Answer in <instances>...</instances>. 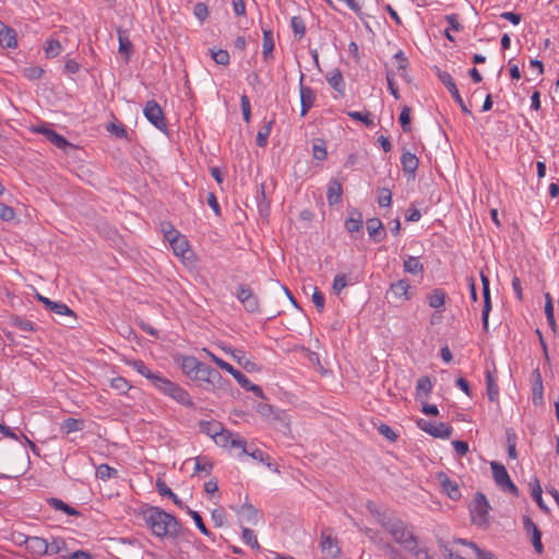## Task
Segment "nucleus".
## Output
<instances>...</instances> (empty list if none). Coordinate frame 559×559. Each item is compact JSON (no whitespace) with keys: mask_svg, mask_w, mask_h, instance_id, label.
<instances>
[{"mask_svg":"<svg viewBox=\"0 0 559 559\" xmlns=\"http://www.w3.org/2000/svg\"><path fill=\"white\" fill-rule=\"evenodd\" d=\"M143 518L157 537H175L180 531L178 520L157 507H151L143 512Z\"/></svg>","mask_w":559,"mask_h":559,"instance_id":"nucleus-1","label":"nucleus"},{"mask_svg":"<svg viewBox=\"0 0 559 559\" xmlns=\"http://www.w3.org/2000/svg\"><path fill=\"white\" fill-rule=\"evenodd\" d=\"M378 523L393 537V539L403 546L405 549H409L411 545L415 543L417 538L411 527L401 519L386 514L384 512H377Z\"/></svg>","mask_w":559,"mask_h":559,"instance_id":"nucleus-2","label":"nucleus"},{"mask_svg":"<svg viewBox=\"0 0 559 559\" xmlns=\"http://www.w3.org/2000/svg\"><path fill=\"white\" fill-rule=\"evenodd\" d=\"M192 379L204 381L209 383L214 390H224L229 385L228 380L224 379L216 369L204 362H200Z\"/></svg>","mask_w":559,"mask_h":559,"instance_id":"nucleus-3","label":"nucleus"},{"mask_svg":"<svg viewBox=\"0 0 559 559\" xmlns=\"http://www.w3.org/2000/svg\"><path fill=\"white\" fill-rule=\"evenodd\" d=\"M489 509L490 507L485 495L476 492L472 503L469 504L472 522L480 527L487 526Z\"/></svg>","mask_w":559,"mask_h":559,"instance_id":"nucleus-4","label":"nucleus"},{"mask_svg":"<svg viewBox=\"0 0 559 559\" xmlns=\"http://www.w3.org/2000/svg\"><path fill=\"white\" fill-rule=\"evenodd\" d=\"M492 471V477L495 479L496 485L506 492L513 495L514 497L519 496V489L511 480L506 467L499 462H491L490 464Z\"/></svg>","mask_w":559,"mask_h":559,"instance_id":"nucleus-5","label":"nucleus"},{"mask_svg":"<svg viewBox=\"0 0 559 559\" xmlns=\"http://www.w3.org/2000/svg\"><path fill=\"white\" fill-rule=\"evenodd\" d=\"M159 382L158 390L163 393L169 395L174 400H176L178 403L186 405V406H192V400L189 395V393L179 386L178 384L171 382L168 379H157Z\"/></svg>","mask_w":559,"mask_h":559,"instance_id":"nucleus-6","label":"nucleus"},{"mask_svg":"<svg viewBox=\"0 0 559 559\" xmlns=\"http://www.w3.org/2000/svg\"><path fill=\"white\" fill-rule=\"evenodd\" d=\"M163 233L165 238L170 243V247L174 253L177 257H185L186 252L189 250V242L187 238L179 234L170 224H167L163 227Z\"/></svg>","mask_w":559,"mask_h":559,"instance_id":"nucleus-7","label":"nucleus"},{"mask_svg":"<svg viewBox=\"0 0 559 559\" xmlns=\"http://www.w3.org/2000/svg\"><path fill=\"white\" fill-rule=\"evenodd\" d=\"M417 426L423 431L429 433L435 438L448 439L452 435L453 428L445 423H435L420 418L417 420Z\"/></svg>","mask_w":559,"mask_h":559,"instance_id":"nucleus-8","label":"nucleus"},{"mask_svg":"<svg viewBox=\"0 0 559 559\" xmlns=\"http://www.w3.org/2000/svg\"><path fill=\"white\" fill-rule=\"evenodd\" d=\"M215 443L223 448H235L241 450V453H247L246 440L238 433H233L222 427L221 432L214 439Z\"/></svg>","mask_w":559,"mask_h":559,"instance_id":"nucleus-9","label":"nucleus"},{"mask_svg":"<svg viewBox=\"0 0 559 559\" xmlns=\"http://www.w3.org/2000/svg\"><path fill=\"white\" fill-rule=\"evenodd\" d=\"M143 112L145 118L158 130L165 131L167 129L163 109L155 100L146 102Z\"/></svg>","mask_w":559,"mask_h":559,"instance_id":"nucleus-10","label":"nucleus"},{"mask_svg":"<svg viewBox=\"0 0 559 559\" xmlns=\"http://www.w3.org/2000/svg\"><path fill=\"white\" fill-rule=\"evenodd\" d=\"M236 295L238 300L242 304L243 308L248 312L259 311L258 296L252 292V289L248 285H239Z\"/></svg>","mask_w":559,"mask_h":559,"instance_id":"nucleus-11","label":"nucleus"},{"mask_svg":"<svg viewBox=\"0 0 559 559\" xmlns=\"http://www.w3.org/2000/svg\"><path fill=\"white\" fill-rule=\"evenodd\" d=\"M437 74H438L439 80L443 83V85L451 93L454 100L460 105L462 111L464 114L471 115L472 112L464 104V100H463L462 96L460 95V92H459L451 74L445 71H441V70H438Z\"/></svg>","mask_w":559,"mask_h":559,"instance_id":"nucleus-12","label":"nucleus"},{"mask_svg":"<svg viewBox=\"0 0 559 559\" xmlns=\"http://www.w3.org/2000/svg\"><path fill=\"white\" fill-rule=\"evenodd\" d=\"M34 132L43 134L50 143L60 150H66L71 145L63 135L57 133L46 124L35 127Z\"/></svg>","mask_w":559,"mask_h":559,"instance_id":"nucleus-13","label":"nucleus"},{"mask_svg":"<svg viewBox=\"0 0 559 559\" xmlns=\"http://www.w3.org/2000/svg\"><path fill=\"white\" fill-rule=\"evenodd\" d=\"M25 548L35 557L48 555V540L38 536H28L24 540Z\"/></svg>","mask_w":559,"mask_h":559,"instance_id":"nucleus-14","label":"nucleus"},{"mask_svg":"<svg viewBox=\"0 0 559 559\" xmlns=\"http://www.w3.org/2000/svg\"><path fill=\"white\" fill-rule=\"evenodd\" d=\"M304 82V74H300L299 80V92H300V103H301V112L300 116H306L307 112L310 110V108L313 106L316 100V93L314 91L302 84Z\"/></svg>","mask_w":559,"mask_h":559,"instance_id":"nucleus-15","label":"nucleus"},{"mask_svg":"<svg viewBox=\"0 0 559 559\" xmlns=\"http://www.w3.org/2000/svg\"><path fill=\"white\" fill-rule=\"evenodd\" d=\"M226 354H229L248 372L259 371L258 365L246 357L243 350L239 348L224 347Z\"/></svg>","mask_w":559,"mask_h":559,"instance_id":"nucleus-16","label":"nucleus"},{"mask_svg":"<svg viewBox=\"0 0 559 559\" xmlns=\"http://www.w3.org/2000/svg\"><path fill=\"white\" fill-rule=\"evenodd\" d=\"M523 525L527 534H531V540L533 547L537 554H543L544 547L542 544V533L539 532L536 524L528 516H524Z\"/></svg>","mask_w":559,"mask_h":559,"instance_id":"nucleus-17","label":"nucleus"},{"mask_svg":"<svg viewBox=\"0 0 559 559\" xmlns=\"http://www.w3.org/2000/svg\"><path fill=\"white\" fill-rule=\"evenodd\" d=\"M38 300L46 307V309L58 316H69L75 320L74 312L63 302L52 301L47 297L37 294Z\"/></svg>","mask_w":559,"mask_h":559,"instance_id":"nucleus-18","label":"nucleus"},{"mask_svg":"<svg viewBox=\"0 0 559 559\" xmlns=\"http://www.w3.org/2000/svg\"><path fill=\"white\" fill-rule=\"evenodd\" d=\"M481 277V284H483V297H484V308H483V325L484 329H488V316L489 311L491 310V301H490V292H489V280L486 275L483 273L480 274Z\"/></svg>","mask_w":559,"mask_h":559,"instance_id":"nucleus-19","label":"nucleus"},{"mask_svg":"<svg viewBox=\"0 0 559 559\" xmlns=\"http://www.w3.org/2000/svg\"><path fill=\"white\" fill-rule=\"evenodd\" d=\"M321 549L322 552L330 558H336L341 552L336 540L333 539L331 535L325 534V532H322L321 535Z\"/></svg>","mask_w":559,"mask_h":559,"instance_id":"nucleus-20","label":"nucleus"},{"mask_svg":"<svg viewBox=\"0 0 559 559\" xmlns=\"http://www.w3.org/2000/svg\"><path fill=\"white\" fill-rule=\"evenodd\" d=\"M343 194L342 183L338 179L332 178L328 186L326 199L330 205H335L341 202Z\"/></svg>","mask_w":559,"mask_h":559,"instance_id":"nucleus-21","label":"nucleus"},{"mask_svg":"<svg viewBox=\"0 0 559 559\" xmlns=\"http://www.w3.org/2000/svg\"><path fill=\"white\" fill-rule=\"evenodd\" d=\"M236 512L249 524L255 525L259 522V510L251 503H243Z\"/></svg>","mask_w":559,"mask_h":559,"instance_id":"nucleus-22","label":"nucleus"},{"mask_svg":"<svg viewBox=\"0 0 559 559\" xmlns=\"http://www.w3.org/2000/svg\"><path fill=\"white\" fill-rule=\"evenodd\" d=\"M131 366L140 373L142 374L143 377L147 378L148 380H151L152 384L158 389L159 386V382L157 381V379H165L163 376H160L159 373H154L150 370V368L142 361V360H133L131 362Z\"/></svg>","mask_w":559,"mask_h":559,"instance_id":"nucleus-23","label":"nucleus"},{"mask_svg":"<svg viewBox=\"0 0 559 559\" xmlns=\"http://www.w3.org/2000/svg\"><path fill=\"white\" fill-rule=\"evenodd\" d=\"M0 45L5 48L16 47L15 31L0 21Z\"/></svg>","mask_w":559,"mask_h":559,"instance_id":"nucleus-24","label":"nucleus"},{"mask_svg":"<svg viewBox=\"0 0 559 559\" xmlns=\"http://www.w3.org/2000/svg\"><path fill=\"white\" fill-rule=\"evenodd\" d=\"M403 171L414 177L418 168V158L411 152H404L401 157Z\"/></svg>","mask_w":559,"mask_h":559,"instance_id":"nucleus-25","label":"nucleus"},{"mask_svg":"<svg viewBox=\"0 0 559 559\" xmlns=\"http://www.w3.org/2000/svg\"><path fill=\"white\" fill-rule=\"evenodd\" d=\"M234 378L242 389L252 392L258 397H264L262 389L259 385L251 383L250 380L239 370L234 374Z\"/></svg>","mask_w":559,"mask_h":559,"instance_id":"nucleus-26","label":"nucleus"},{"mask_svg":"<svg viewBox=\"0 0 559 559\" xmlns=\"http://www.w3.org/2000/svg\"><path fill=\"white\" fill-rule=\"evenodd\" d=\"M367 230L374 241H381L385 236L382 222L376 217L367 221Z\"/></svg>","mask_w":559,"mask_h":559,"instance_id":"nucleus-27","label":"nucleus"},{"mask_svg":"<svg viewBox=\"0 0 559 559\" xmlns=\"http://www.w3.org/2000/svg\"><path fill=\"white\" fill-rule=\"evenodd\" d=\"M118 40H119V52L124 57L126 61H129L131 52H132V43L127 35V32L118 29Z\"/></svg>","mask_w":559,"mask_h":559,"instance_id":"nucleus-28","label":"nucleus"},{"mask_svg":"<svg viewBox=\"0 0 559 559\" xmlns=\"http://www.w3.org/2000/svg\"><path fill=\"white\" fill-rule=\"evenodd\" d=\"M47 503H48L51 508H53L55 510H57V511H62V512H64V513H66V514H68V515H71V516H73V515H80V512H79L75 508H73V507H71V506H69V504H67V503H66V502H63L61 499H58V498H48V499H47Z\"/></svg>","mask_w":559,"mask_h":559,"instance_id":"nucleus-29","label":"nucleus"},{"mask_svg":"<svg viewBox=\"0 0 559 559\" xmlns=\"http://www.w3.org/2000/svg\"><path fill=\"white\" fill-rule=\"evenodd\" d=\"M530 486H531V495H532V498L535 500V502L537 503V506L548 512L549 509L548 507L545 504L544 500H543V497H542V493H543V489L540 487V484H539V480L537 478H534L531 483H530Z\"/></svg>","mask_w":559,"mask_h":559,"instance_id":"nucleus-30","label":"nucleus"},{"mask_svg":"<svg viewBox=\"0 0 559 559\" xmlns=\"http://www.w3.org/2000/svg\"><path fill=\"white\" fill-rule=\"evenodd\" d=\"M404 271L412 274V275H418L423 274L424 272V265L420 263L419 259L413 255H408L404 260Z\"/></svg>","mask_w":559,"mask_h":559,"instance_id":"nucleus-31","label":"nucleus"},{"mask_svg":"<svg viewBox=\"0 0 559 559\" xmlns=\"http://www.w3.org/2000/svg\"><path fill=\"white\" fill-rule=\"evenodd\" d=\"M262 48V53L265 60L273 57L274 38L271 29H263Z\"/></svg>","mask_w":559,"mask_h":559,"instance_id":"nucleus-32","label":"nucleus"},{"mask_svg":"<svg viewBox=\"0 0 559 559\" xmlns=\"http://www.w3.org/2000/svg\"><path fill=\"white\" fill-rule=\"evenodd\" d=\"M431 308L442 309L445 302V293L440 288H435L427 297Z\"/></svg>","mask_w":559,"mask_h":559,"instance_id":"nucleus-33","label":"nucleus"},{"mask_svg":"<svg viewBox=\"0 0 559 559\" xmlns=\"http://www.w3.org/2000/svg\"><path fill=\"white\" fill-rule=\"evenodd\" d=\"M408 289L409 284L406 280H400L396 283L391 284L390 292L396 297V298H404L409 299L408 296Z\"/></svg>","mask_w":559,"mask_h":559,"instance_id":"nucleus-34","label":"nucleus"},{"mask_svg":"<svg viewBox=\"0 0 559 559\" xmlns=\"http://www.w3.org/2000/svg\"><path fill=\"white\" fill-rule=\"evenodd\" d=\"M441 486L442 489L448 493V496L453 499L457 500L461 497V491L459 486L452 481L449 477L443 476L441 479Z\"/></svg>","mask_w":559,"mask_h":559,"instance_id":"nucleus-35","label":"nucleus"},{"mask_svg":"<svg viewBox=\"0 0 559 559\" xmlns=\"http://www.w3.org/2000/svg\"><path fill=\"white\" fill-rule=\"evenodd\" d=\"M200 362L195 357L186 356L181 360V369L188 377L193 378Z\"/></svg>","mask_w":559,"mask_h":559,"instance_id":"nucleus-36","label":"nucleus"},{"mask_svg":"<svg viewBox=\"0 0 559 559\" xmlns=\"http://www.w3.org/2000/svg\"><path fill=\"white\" fill-rule=\"evenodd\" d=\"M44 50L47 58H55L62 51V46L58 39L49 38L44 44Z\"/></svg>","mask_w":559,"mask_h":559,"instance_id":"nucleus-37","label":"nucleus"},{"mask_svg":"<svg viewBox=\"0 0 559 559\" xmlns=\"http://www.w3.org/2000/svg\"><path fill=\"white\" fill-rule=\"evenodd\" d=\"M83 427H84L83 420H80V419H76V418H72V417L67 418L61 424V430L66 435H69L71 432L81 431L83 429Z\"/></svg>","mask_w":559,"mask_h":559,"instance_id":"nucleus-38","label":"nucleus"},{"mask_svg":"<svg viewBox=\"0 0 559 559\" xmlns=\"http://www.w3.org/2000/svg\"><path fill=\"white\" fill-rule=\"evenodd\" d=\"M156 488L160 496L169 497L175 504H177L179 508H183L182 501L177 497L176 493L171 491L165 481L158 479L156 483Z\"/></svg>","mask_w":559,"mask_h":559,"instance_id":"nucleus-39","label":"nucleus"},{"mask_svg":"<svg viewBox=\"0 0 559 559\" xmlns=\"http://www.w3.org/2000/svg\"><path fill=\"white\" fill-rule=\"evenodd\" d=\"M329 84L337 92L344 91V79L340 70H334L326 76Z\"/></svg>","mask_w":559,"mask_h":559,"instance_id":"nucleus-40","label":"nucleus"},{"mask_svg":"<svg viewBox=\"0 0 559 559\" xmlns=\"http://www.w3.org/2000/svg\"><path fill=\"white\" fill-rule=\"evenodd\" d=\"M312 156L317 160H325L328 157L325 142L321 139H317L312 144Z\"/></svg>","mask_w":559,"mask_h":559,"instance_id":"nucleus-41","label":"nucleus"},{"mask_svg":"<svg viewBox=\"0 0 559 559\" xmlns=\"http://www.w3.org/2000/svg\"><path fill=\"white\" fill-rule=\"evenodd\" d=\"M273 120L267 121L258 132L255 143L260 147H264L267 144V138L272 131Z\"/></svg>","mask_w":559,"mask_h":559,"instance_id":"nucleus-42","label":"nucleus"},{"mask_svg":"<svg viewBox=\"0 0 559 559\" xmlns=\"http://www.w3.org/2000/svg\"><path fill=\"white\" fill-rule=\"evenodd\" d=\"M222 424L218 423V421H201L200 423V428L202 430V432L211 436L213 439H215V437L218 435V432H221L222 430Z\"/></svg>","mask_w":559,"mask_h":559,"instance_id":"nucleus-43","label":"nucleus"},{"mask_svg":"<svg viewBox=\"0 0 559 559\" xmlns=\"http://www.w3.org/2000/svg\"><path fill=\"white\" fill-rule=\"evenodd\" d=\"M118 476V471L108 464H100L96 468V477L102 480H108Z\"/></svg>","mask_w":559,"mask_h":559,"instance_id":"nucleus-44","label":"nucleus"},{"mask_svg":"<svg viewBox=\"0 0 559 559\" xmlns=\"http://www.w3.org/2000/svg\"><path fill=\"white\" fill-rule=\"evenodd\" d=\"M379 548L383 551V555L389 559H406L403 554L390 543L379 544Z\"/></svg>","mask_w":559,"mask_h":559,"instance_id":"nucleus-45","label":"nucleus"},{"mask_svg":"<svg viewBox=\"0 0 559 559\" xmlns=\"http://www.w3.org/2000/svg\"><path fill=\"white\" fill-rule=\"evenodd\" d=\"M106 130L118 139H127L128 141H130L128 132L123 124L110 122L106 126Z\"/></svg>","mask_w":559,"mask_h":559,"instance_id":"nucleus-46","label":"nucleus"},{"mask_svg":"<svg viewBox=\"0 0 559 559\" xmlns=\"http://www.w3.org/2000/svg\"><path fill=\"white\" fill-rule=\"evenodd\" d=\"M290 26L298 38H302L306 34V25L304 20L300 16H293L290 20Z\"/></svg>","mask_w":559,"mask_h":559,"instance_id":"nucleus-47","label":"nucleus"},{"mask_svg":"<svg viewBox=\"0 0 559 559\" xmlns=\"http://www.w3.org/2000/svg\"><path fill=\"white\" fill-rule=\"evenodd\" d=\"M431 389H432V383H431L429 377H421L418 379L417 385H416L417 396H420L421 393H424L427 397L429 395V393L431 392Z\"/></svg>","mask_w":559,"mask_h":559,"instance_id":"nucleus-48","label":"nucleus"},{"mask_svg":"<svg viewBox=\"0 0 559 559\" xmlns=\"http://www.w3.org/2000/svg\"><path fill=\"white\" fill-rule=\"evenodd\" d=\"M486 381H487V395H488V399L491 402H495L498 399L499 391H498V386L495 383V380H493V378H492L490 372H487Z\"/></svg>","mask_w":559,"mask_h":559,"instance_id":"nucleus-49","label":"nucleus"},{"mask_svg":"<svg viewBox=\"0 0 559 559\" xmlns=\"http://www.w3.org/2000/svg\"><path fill=\"white\" fill-rule=\"evenodd\" d=\"M537 379L533 386V402L539 404L543 401V380L538 370H536Z\"/></svg>","mask_w":559,"mask_h":559,"instance_id":"nucleus-50","label":"nucleus"},{"mask_svg":"<svg viewBox=\"0 0 559 559\" xmlns=\"http://www.w3.org/2000/svg\"><path fill=\"white\" fill-rule=\"evenodd\" d=\"M347 115L354 120L361 121L366 127L371 128L374 126V122L370 117V112L364 114L360 111H348Z\"/></svg>","mask_w":559,"mask_h":559,"instance_id":"nucleus-51","label":"nucleus"},{"mask_svg":"<svg viewBox=\"0 0 559 559\" xmlns=\"http://www.w3.org/2000/svg\"><path fill=\"white\" fill-rule=\"evenodd\" d=\"M213 60L221 66H227L229 63V53L225 49L211 50Z\"/></svg>","mask_w":559,"mask_h":559,"instance_id":"nucleus-52","label":"nucleus"},{"mask_svg":"<svg viewBox=\"0 0 559 559\" xmlns=\"http://www.w3.org/2000/svg\"><path fill=\"white\" fill-rule=\"evenodd\" d=\"M393 58L396 61V68L400 73V75L404 76L406 73V69L408 67V60L405 57L404 52L402 50L397 51Z\"/></svg>","mask_w":559,"mask_h":559,"instance_id":"nucleus-53","label":"nucleus"},{"mask_svg":"<svg viewBox=\"0 0 559 559\" xmlns=\"http://www.w3.org/2000/svg\"><path fill=\"white\" fill-rule=\"evenodd\" d=\"M399 121L404 132L411 131V108L404 106L399 117Z\"/></svg>","mask_w":559,"mask_h":559,"instance_id":"nucleus-54","label":"nucleus"},{"mask_svg":"<svg viewBox=\"0 0 559 559\" xmlns=\"http://www.w3.org/2000/svg\"><path fill=\"white\" fill-rule=\"evenodd\" d=\"M345 227L350 234L359 231L362 228L361 214L358 213L357 218H354V217L347 218L345 222Z\"/></svg>","mask_w":559,"mask_h":559,"instance_id":"nucleus-55","label":"nucleus"},{"mask_svg":"<svg viewBox=\"0 0 559 559\" xmlns=\"http://www.w3.org/2000/svg\"><path fill=\"white\" fill-rule=\"evenodd\" d=\"M347 286L346 275L341 273L336 274L333 280L332 289L335 295H340L341 292Z\"/></svg>","mask_w":559,"mask_h":559,"instance_id":"nucleus-56","label":"nucleus"},{"mask_svg":"<svg viewBox=\"0 0 559 559\" xmlns=\"http://www.w3.org/2000/svg\"><path fill=\"white\" fill-rule=\"evenodd\" d=\"M242 539L245 540V543L247 545H249L251 548H257L259 549L260 548V545L258 543V539L253 533L252 530L248 528V527H243L242 528Z\"/></svg>","mask_w":559,"mask_h":559,"instance_id":"nucleus-57","label":"nucleus"},{"mask_svg":"<svg viewBox=\"0 0 559 559\" xmlns=\"http://www.w3.org/2000/svg\"><path fill=\"white\" fill-rule=\"evenodd\" d=\"M188 513L193 519V521H194L197 527L200 530V532L202 534H204L205 536H210L211 533L206 528L205 524L203 523L201 515L197 511H193L189 508H188Z\"/></svg>","mask_w":559,"mask_h":559,"instance_id":"nucleus-58","label":"nucleus"},{"mask_svg":"<svg viewBox=\"0 0 559 559\" xmlns=\"http://www.w3.org/2000/svg\"><path fill=\"white\" fill-rule=\"evenodd\" d=\"M391 201H392V193H391L390 189H388V188L379 189V198H378L379 206L388 207L391 205Z\"/></svg>","mask_w":559,"mask_h":559,"instance_id":"nucleus-59","label":"nucleus"},{"mask_svg":"<svg viewBox=\"0 0 559 559\" xmlns=\"http://www.w3.org/2000/svg\"><path fill=\"white\" fill-rule=\"evenodd\" d=\"M193 14L199 21H201V22L205 21L209 16L207 5L204 2L195 3V5L193 8Z\"/></svg>","mask_w":559,"mask_h":559,"instance_id":"nucleus-60","label":"nucleus"},{"mask_svg":"<svg viewBox=\"0 0 559 559\" xmlns=\"http://www.w3.org/2000/svg\"><path fill=\"white\" fill-rule=\"evenodd\" d=\"M412 555H414L417 559H431L426 549L418 547V539H415V543L411 545L409 549H406Z\"/></svg>","mask_w":559,"mask_h":559,"instance_id":"nucleus-61","label":"nucleus"},{"mask_svg":"<svg viewBox=\"0 0 559 559\" xmlns=\"http://www.w3.org/2000/svg\"><path fill=\"white\" fill-rule=\"evenodd\" d=\"M110 385L112 389L120 391L122 393L127 392L130 389L128 381L123 377L112 378Z\"/></svg>","mask_w":559,"mask_h":559,"instance_id":"nucleus-62","label":"nucleus"},{"mask_svg":"<svg viewBox=\"0 0 559 559\" xmlns=\"http://www.w3.org/2000/svg\"><path fill=\"white\" fill-rule=\"evenodd\" d=\"M15 217L13 207L0 202V218L4 222H11Z\"/></svg>","mask_w":559,"mask_h":559,"instance_id":"nucleus-63","label":"nucleus"},{"mask_svg":"<svg viewBox=\"0 0 559 559\" xmlns=\"http://www.w3.org/2000/svg\"><path fill=\"white\" fill-rule=\"evenodd\" d=\"M49 552L48 555H55L66 549V542L62 538H55L51 543L48 542Z\"/></svg>","mask_w":559,"mask_h":559,"instance_id":"nucleus-64","label":"nucleus"}]
</instances>
